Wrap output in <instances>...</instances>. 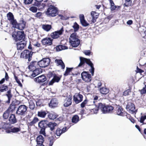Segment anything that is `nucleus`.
<instances>
[{
	"instance_id": "11",
	"label": "nucleus",
	"mask_w": 146,
	"mask_h": 146,
	"mask_svg": "<svg viewBox=\"0 0 146 146\" xmlns=\"http://www.w3.org/2000/svg\"><path fill=\"white\" fill-rule=\"evenodd\" d=\"M63 28L58 31H55L51 33L50 36L53 39H57L60 37V36L62 35L64 31Z\"/></svg>"
},
{
	"instance_id": "50",
	"label": "nucleus",
	"mask_w": 146,
	"mask_h": 146,
	"mask_svg": "<svg viewBox=\"0 0 146 146\" xmlns=\"http://www.w3.org/2000/svg\"><path fill=\"white\" fill-rule=\"evenodd\" d=\"M62 134L61 132V129L60 128H58L56 129L55 134L58 137H59Z\"/></svg>"
},
{
	"instance_id": "28",
	"label": "nucleus",
	"mask_w": 146,
	"mask_h": 146,
	"mask_svg": "<svg viewBox=\"0 0 146 146\" xmlns=\"http://www.w3.org/2000/svg\"><path fill=\"white\" fill-rule=\"evenodd\" d=\"M48 113V118L51 120H54L56 119L58 116L56 113L53 112H49Z\"/></svg>"
},
{
	"instance_id": "41",
	"label": "nucleus",
	"mask_w": 146,
	"mask_h": 146,
	"mask_svg": "<svg viewBox=\"0 0 146 146\" xmlns=\"http://www.w3.org/2000/svg\"><path fill=\"white\" fill-rule=\"evenodd\" d=\"M48 140L49 141V146H52L55 141V139L53 136L48 137Z\"/></svg>"
},
{
	"instance_id": "61",
	"label": "nucleus",
	"mask_w": 146,
	"mask_h": 146,
	"mask_svg": "<svg viewBox=\"0 0 146 146\" xmlns=\"http://www.w3.org/2000/svg\"><path fill=\"white\" fill-rule=\"evenodd\" d=\"M58 16L60 17V19L62 20H67L68 19V17L67 18H66L63 16L61 14H59L58 15Z\"/></svg>"
},
{
	"instance_id": "45",
	"label": "nucleus",
	"mask_w": 146,
	"mask_h": 146,
	"mask_svg": "<svg viewBox=\"0 0 146 146\" xmlns=\"http://www.w3.org/2000/svg\"><path fill=\"white\" fill-rule=\"evenodd\" d=\"M10 22V23L13 25V27L16 28L18 23L16 20L14 19Z\"/></svg>"
},
{
	"instance_id": "53",
	"label": "nucleus",
	"mask_w": 146,
	"mask_h": 146,
	"mask_svg": "<svg viewBox=\"0 0 146 146\" xmlns=\"http://www.w3.org/2000/svg\"><path fill=\"white\" fill-rule=\"evenodd\" d=\"M80 21L82 25L83 26L86 27L89 25V24L86 21L85 19Z\"/></svg>"
},
{
	"instance_id": "2",
	"label": "nucleus",
	"mask_w": 146,
	"mask_h": 146,
	"mask_svg": "<svg viewBox=\"0 0 146 146\" xmlns=\"http://www.w3.org/2000/svg\"><path fill=\"white\" fill-rule=\"evenodd\" d=\"M69 40L70 45L73 47L78 46L80 42L78 36L76 33H73L70 35Z\"/></svg>"
},
{
	"instance_id": "39",
	"label": "nucleus",
	"mask_w": 146,
	"mask_h": 146,
	"mask_svg": "<svg viewBox=\"0 0 146 146\" xmlns=\"http://www.w3.org/2000/svg\"><path fill=\"white\" fill-rule=\"evenodd\" d=\"M73 68L66 67V70L64 74V76H66L69 74L72 71Z\"/></svg>"
},
{
	"instance_id": "7",
	"label": "nucleus",
	"mask_w": 146,
	"mask_h": 146,
	"mask_svg": "<svg viewBox=\"0 0 146 146\" xmlns=\"http://www.w3.org/2000/svg\"><path fill=\"white\" fill-rule=\"evenodd\" d=\"M28 107L25 105H21L18 108L16 114L19 115L24 116L27 113Z\"/></svg>"
},
{
	"instance_id": "59",
	"label": "nucleus",
	"mask_w": 146,
	"mask_h": 146,
	"mask_svg": "<svg viewBox=\"0 0 146 146\" xmlns=\"http://www.w3.org/2000/svg\"><path fill=\"white\" fill-rule=\"evenodd\" d=\"M98 105L96 106V108H94L93 109H92V110H93L94 112V113H97L98 111L99 110H100V109H99L98 108Z\"/></svg>"
},
{
	"instance_id": "33",
	"label": "nucleus",
	"mask_w": 146,
	"mask_h": 146,
	"mask_svg": "<svg viewBox=\"0 0 146 146\" xmlns=\"http://www.w3.org/2000/svg\"><path fill=\"white\" fill-rule=\"evenodd\" d=\"M57 125V123L55 122H50L48 123L47 126L50 128L51 131H52L55 129V127Z\"/></svg>"
},
{
	"instance_id": "49",
	"label": "nucleus",
	"mask_w": 146,
	"mask_h": 146,
	"mask_svg": "<svg viewBox=\"0 0 146 146\" xmlns=\"http://www.w3.org/2000/svg\"><path fill=\"white\" fill-rule=\"evenodd\" d=\"M8 19L10 21L14 19V16L13 14L11 12H9L7 14Z\"/></svg>"
},
{
	"instance_id": "14",
	"label": "nucleus",
	"mask_w": 146,
	"mask_h": 146,
	"mask_svg": "<svg viewBox=\"0 0 146 146\" xmlns=\"http://www.w3.org/2000/svg\"><path fill=\"white\" fill-rule=\"evenodd\" d=\"M17 50H22L25 48L26 45V42L25 41H21L17 42H15Z\"/></svg>"
},
{
	"instance_id": "15",
	"label": "nucleus",
	"mask_w": 146,
	"mask_h": 146,
	"mask_svg": "<svg viewBox=\"0 0 146 146\" xmlns=\"http://www.w3.org/2000/svg\"><path fill=\"white\" fill-rule=\"evenodd\" d=\"M83 96L79 93H76L73 96V101L76 104H78L82 101Z\"/></svg>"
},
{
	"instance_id": "12",
	"label": "nucleus",
	"mask_w": 146,
	"mask_h": 146,
	"mask_svg": "<svg viewBox=\"0 0 146 146\" xmlns=\"http://www.w3.org/2000/svg\"><path fill=\"white\" fill-rule=\"evenodd\" d=\"M117 110H116V113L118 115L124 116L127 114V113L125 111L123 108L122 106L119 105L117 106Z\"/></svg>"
},
{
	"instance_id": "32",
	"label": "nucleus",
	"mask_w": 146,
	"mask_h": 146,
	"mask_svg": "<svg viewBox=\"0 0 146 146\" xmlns=\"http://www.w3.org/2000/svg\"><path fill=\"white\" fill-rule=\"evenodd\" d=\"M80 120V118L78 115L76 114L73 115L72 119V122L74 124H76Z\"/></svg>"
},
{
	"instance_id": "3",
	"label": "nucleus",
	"mask_w": 146,
	"mask_h": 146,
	"mask_svg": "<svg viewBox=\"0 0 146 146\" xmlns=\"http://www.w3.org/2000/svg\"><path fill=\"white\" fill-rule=\"evenodd\" d=\"M98 108L100 109L102 113H111L114 109V107L110 105H106L102 103L98 104Z\"/></svg>"
},
{
	"instance_id": "6",
	"label": "nucleus",
	"mask_w": 146,
	"mask_h": 146,
	"mask_svg": "<svg viewBox=\"0 0 146 146\" xmlns=\"http://www.w3.org/2000/svg\"><path fill=\"white\" fill-rule=\"evenodd\" d=\"M126 109L130 113L133 114L136 113L137 111L136 110L135 105L131 100H128L126 105Z\"/></svg>"
},
{
	"instance_id": "52",
	"label": "nucleus",
	"mask_w": 146,
	"mask_h": 146,
	"mask_svg": "<svg viewBox=\"0 0 146 146\" xmlns=\"http://www.w3.org/2000/svg\"><path fill=\"white\" fill-rule=\"evenodd\" d=\"M88 100L87 99H86L84 100L80 104V106L82 108H84L86 104H87Z\"/></svg>"
},
{
	"instance_id": "20",
	"label": "nucleus",
	"mask_w": 146,
	"mask_h": 146,
	"mask_svg": "<svg viewBox=\"0 0 146 146\" xmlns=\"http://www.w3.org/2000/svg\"><path fill=\"white\" fill-rule=\"evenodd\" d=\"M58 10H47L46 14L49 16L54 17L58 15Z\"/></svg>"
},
{
	"instance_id": "51",
	"label": "nucleus",
	"mask_w": 146,
	"mask_h": 146,
	"mask_svg": "<svg viewBox=\"0 0 146 146\" xmlns=\"http://www.w3.org/2000/svg\"><path fill=\"white\" fill-rule=\"evenodd\" d=\"M29 108L31 110L34 109L35 108V104L32 101H30L29 102Z\"/></svg>"
},
{
	"instance_id": "55",
	"label": "nucleus",
	"mask_w": 146,
	"mask_h": 146,
	"mask_svg": "<svg viewBox=\"0 0 146 146\" xmlns=\"http://www.w3.org/2000/svg\"><path fill=\"white\" fill-rule=\"evenodd\" d=\"M15 80L16 81V82L19 84V85L20 87H22V86H23L21 82L18 79V77L17 76H15Z\"/></svg>"
},
{
	"instance_id": "4",
	"label": "nucleus",
	"mask_w": 146,
	"mask_h": 146,
	"mask_svg": "<svg viewBox=\"0 0 146 146\" xmlns=\"http://www.w3.org/2000/svg\"><path fill=\"white\" fill-rule=\"evenodd\" d=\"M12 36L15 40V42L25 41V35L23 31H18L17 32L13 33Z\"/></svg>"
},
{
	"instance_id": "31",
	"label": "nucleus",
	"mask_w": 146,
	"mask_h": 146,
	"mask_svg": "<svg viewBox=\"0 0 146 146\" xmlns=\"http://www.w3.org/2000/svg\"><path fill=\"white\" fill-rule=\"evenodd\" d=\"M39 120V119L38 117H34L33 120L27 123V125L29 127L31 126L36 123Z\"/></svg>"
},
{
	"instance_id": "48",
	"label": "nucleus",
	"mask_w": 146,
	"mask_h": 146,
	"mask_svg": "<svg viewBox=\"0 0 146 146\" xmlns=\"http://www.w3.org/2000/svg\"><path fill=\"white\" fill-rule=\"evenodd\" d=\"M125 116L127 118L129 119L132 123H135V120L134 118L131 116L130 115L127 113V114Z\"/></svg>"
},
{
	"instance_id": "44",
	"label": "nucleus",
	"mask_w": 146,
	"mask_h": 146,
	"mask_svg": "<svg viewBox=\"0 0 146 146\" xmlns=\"http://www.w3.org/2000/svg\"><path fill=\"white\" fill-rule=\"evenodd\" d=\"M28 48L31 51L33 52V53L36 52H38V50H36L35 48L32 46L31 44V42H29V44L28 47Z\"/></svg>"
},
{
	"instance_id": "56",
	"label": "nucleus",
	"mask_w": 146,
	"mask_h": 146,
	"mask_svg": "<svg viewBox=\"0 0 146 146\" xmlns=\"http://www.w3.org/2000/svg\"><path fill=\"white\" fill-rule=\"evenodd\" d=\"M130 89H128L125 90L123 92V95L125 96H128L129 95V93L131 92Z\"/></svg>"
},
{
	"instance_id": "23",
	"label": "nucleus",
	"mask_w": 146,
	"mask_h": 146,
	"mask_svg": "<svg viewBox=\"0 0 146 146\" xmlns=\"http://www.w3.org/2000/svg\"><path fill=\"white\" fill-rule=\"evenodd\" d=\"M72 96L66 98L64 102V106L65 107H67L71 105L72 103Z\"/></svg>"
},
{
	"instance_id": "22",
	"label": "nucleus",
	"mask_w": 146,
	"mask_h": 146,
	"mask_svg": "<svg viewBox=\"0 0 146 146\" xmlns=\"http://www.w3.org/2000/svg\"><path fill=\"white\" fill-rule=\"evenodd\" d=\"M32 71L33 73L31 75V77L34 78L42 73V70L41 68L38 67L35 69L33 70V71Z\"/></svg>"
},
{
	"instance_id": "46",
	"label": "nucleus",
	"mask_w": 146,
	"mask_h": 146,
	"mask_svg": "<svg viewBox=\"0 0 146 146\" xmlns=\"http://www.w3.org/2000/svg\"><path fill=\"white\" fill-rule=\"evenodd\" d=\"M139 91L141 95H143L146 94V84L145 85V86L141 90H139Z\"/></svg>"
},
{
	"instance_id": "16",
	"label": "nucleus",
	"mask_w": 146,
	"mask_h": 146,
	"mask_svg": "<svg viewBox=\"0 0 146 146\" xmlns=\"http://www.w3.org/2000/svg\"><path fill=\"white\" fill-rule=\"evenodd\" d=\"M46 76L43 75H42L35 78L34 80L37 83H40L44 82L46 81Z\"/></svg>"
},
{
	"instance_id": "63",
	"label": "nucleus",
	"mask_w": 146,
	"mask_h": 146,
	"mask_svg": "<svg viewBox=\"0 0 146 146\" xmlns=\"http://www.w3.org/2000/svg\"><path fill=\"white\" fill-rule=\"evenodd\" d=\"M33 45L37 47H39L41 46L40 44L38 42H36V43L34 44Z\"/></svg>"
},
{
	"instance_id": "57",
	"label": "nucleus",
	"mask_w": 146,
	"mask_h": 146,
	"mask_svg": "<svg viewBox=\"0 0 146 146\" xmlns=\"http://www.w3.org/2000/svg\"><path fill=\"white\" fill-rule=\"evenodd\" d=\"M83 53L86 55L90 56L91 53V52L89 50H86L83 52Z\"/></svg>"
},
{
	"instance_id": "13",
	"label": "nucleus",
	"mask_w": 146,
	"mask_h": 146,
	"mask_svg": "<svg viewBox=\"0 0 146 146\" xmlns=\"http://www.w3.org/2000/svg\"><path fill=\"white\" fill-rule=\"evenodd\" d=\"M53 39L50 37H46L43 38L41 41L42 44L46 46L51 45Z\"/></svg>"
},
{
	"instance_id": "64",
	"label": "nucleus",
	"mask_w": 146,
	"mask_h": 146,
	"mask_svg": "<svg viewBox=\"0 0 146 146\" xmlns=\"http://www.w3.org/2000/svg\"><path fill=\"white\" fill-rule=\"evenodd\" d=\"M33 0H24L25 4H29L31 3Z\"/></svg>"
},
{
	"instance_id": "29",
	"label": "nucleus",
	"mask_w": 146,
	"mask_h": 146,
	"mask_svg": "<svg viewBox=\"0 0 146 146\" xmlns=\"http://www.w3.org/2000/svg\"><path fill=\"white\" fill-rule=\"evenodd\" d=\"M11 90L10 89L7 91L6 94L5 95V96L7 97L8 98V100L6 102V103L8 104L10 103L11 99L13 96V95L11 93Z\"/></svg>"
},
{
	"instance_id": "58",
	"label": "nucleus",
	"mask_w": 146,
	"mask_h": 146,
	"mask_svg": "<svg viewBox=\"0 0 146 146\" xmlns=\"http://www.w3.org/2000/svg\"><path fill=\"white\" fill-rule=\"evenodd\" d=\"M136 72L137 73H141L144 72V71L141 69H140L138 68V66H137Z\"/></svg>"
},
{
	"instance_id": "60",
	"label": "nucleus",
	"mask_w": 146,
	"mask_h": 146,
	"mask_svg": "<svg viewBox=\"0 0 146 146\" xmlns=\"http://www.w3.org/2000/svg\"><path fill=\"white\" fill-rule=\"evenodd\" d=\"M41 2V1H38L37 0H35V1L33 4V5L37 7H38L40 5V2Z\"/></svg>"
},
{
	"instance_id": "30",
	"label": "nucleus",
	"mask_w": 146,
	"mask_h": 146,
	"mask_svg": "<svg viewBox=\"0 0 146 146\" xmlns=\"http://www.w3.org/2000/svg\"><path fill=\"white\" fill-rule=\"evenodd\" d=\"M100 91L101 94L105 95L108 93L110 90L108 88L106 87H102L100 88Z\"/></svg>"
},
{
	"instance_id": "9",
	"label": "nucleus",
	"mask_w": 146,
	"mask_h": 146,
	"mask_svg": "<svg viewBox=\"0 0 146 146\" xmlns=\"http://www.w3.org/2000/svg\"><path fill=\"white\" fill-rule=\"evenodd\" d=\"M50 59L49 58H44L38 62V66L40 67L45 68L50 64Z\"/></svg>"
},
{
	"instance_id": "17",
	"label": "nucleus",
	"mask_w": 146,
	"mask_h": 146,
	"mask_svg": "<svg viewBox=\"0 0 146 146\" xmlns=\"http://www.w3.org/2000/svg\"><path fill=\"white\" fill-rule=\"evenodd\" d=\"M58 102L56 98H52L49 103V106L52 108H54L58 106Z\"/></svg>"
},
{
	"instance_id": "27",
	"label": "nucleus",
	"mask_w": 146,
	"mask_h": 146,
	"mask_svg": "<svg viewBox=\"0 0 146 146\" xmlns=\"http://www.w3.org/2000/svg\"><path fill=\"white\" fill-rule=\"evenodd\" d=\"M9 120L10 123L11 124L15 123L17 122L15 115L14 114H11V115Z\"/></svg>"
},
{
	"instance_id": "62",
	"label": "nucleus",
	"mask_w": 146,
	"mask_h": 146,
	"mask_svg": "<svg viewBox=\"0 0 146 146\" xmlns=\"http://www.w3.org/2000/svg\"><path fill=\"white\" fill-rule=\"evenodd\" d=\"M135 127L137 129H138V130L141 134L142 133H143V131L141 130V129L140 128L139 126L138 125H135Z\"/></svg>"
},
{
	"instance_id": "54",
	"label": "nucleus",
	"mask_w": 146,
	"mask_h": 146,
	"mask_svg": "<svg viewBox=\"0 0 146 146\" xmlns=\"http://www.w3.org/2000/svg\"><path fill=\"white\" fill-rule=\"evenodd\" d=\"M42 100L40 99H37L36 101V104L37 106H40L42 104Z\"/></svg>"
},
{
	"instance_id": "10",
	"label": "nucleus",
	"mask_w": 146,
	"mask_h": 146,
	"mask_svg": "<svg viewBox=\"0 0 146 146\" xmlns=\"http://www.w3.org/2000/svg\"><path fill=\"white\" fill-rule=\"evenodd\" d=\"M82 79L86 82H90L92 80L91 76L88 72L84 71L81 74Z\"/></svg>"
},
{
	"instance_id": "38",
	"label": "nucleus",
	"mask_w": 146,
	"mask_h": 146,
	"mask_svg": "<svg viewBox=\"0 0 146 146\" xmlns=\"http://www.w3.org/2000/svg\"><path fill=\"white\" fill-rule=\"evenodd\" d=\"M72 27L74 29V33H76V32H77L79 29V25L76 22L74 23Z\"/></svg>"
},
{
	"instance_id": "25",
	"label": "nucleus",
	"mask_w": 146,
	"mask_h": 146,
	"mask_svg": "<svg viewBox=\"0 0 146 146\" xmlns=\"http://www.w3.org/2000/svg\"><path fill=\"white\" fill-rule=\"evenodd\" d=\"M91 14L92 17V22L94 23L96 21V19L98 18L99 13L92 11L91 13Z\"/></svg>"
},
{
	"instance_id": "24",
	"label": "nucleus",
	"mask_w": 146,
	"mask_h": 146,
	"mask_svg": "<svg viewBox=\"0 0 146 146\" xmlns=\"http://www.w3.org/2000/svg\"><path fill=\"white\" fill-rule=\"evenodd\" d=\"M54 62L56 63L57 66H60L62 69H64L65 68V64L62 60L56 59L55 60Z\"/></svg>"
},
{
	"instance_id": "37",
	"label": "nucleus",
	"mask_w": 146,
	"mask_h": 146,
	"mask_svg": "<svg viewBox=\"0 0 146 146\" xmlns=\"http://www.w3.org/2000/svg\"><path fill=\"white\" fill-rule=\"evenodd\" d=\"M56 48L57 51H59L62 50L67 49H68V47L65 46L59 45L57 46L56 47Z\"/></svg>"
},
{
	"instance_id": "26",
	"label": "nucleus",
	"mask_w": 146,
	"mask_h": 146,
	"mask_svg": "<svg viewBox=\"0 0 146 146\" xmlns=\"http://www.w3.org/2000/svg\"><path fill=\"white\" fill-rule=\"evenodd\" d=\"M48 112L46 110H41L38 111L37 113V116L39 117L44 118H45Z\"/></svg>"
},
{
	"instance_id": "43",
	"label": "nucleus",
	"mask_w": 146,
	"mask_h": 146,
	"mask_svg": "<svg viewBox=\"0 0 146 146\" xmlns=\"http://www.w3.org/2000/svg\"><path fill=\"white\" fill-rule=\"evenodd\" d=\"M10 111L7 110L3 113V117L4 119H6L8 118L9 117V114Z\"/></svg>"
},
{
	"instance_id": "1",
	"label": "nucleus",
	"mask_w": 146,
	"mask_h": 146,
	"mask_svg": "<svg viewBox=\"0 0 146 146\" xmlns=\"http://www.w3.org/2000/svg\"><path fill=\"white\" fill-rule=\"evenodd\" d=\"M80 62L78 64V67L84 66L85 63L90 66L91 68L89 70V71L91 73L92 75L93 76L94 68V64L89 59H88L84 58L82 57H80Z\"/></svg>"
},
{
	"instance_id": "35",
	"label": "nucleus",
	"mask_w": 146,
	"mask_h": 146,
	"mask_svg": "<svg viewBox=\"0 0 146 146\" xmlns=\"http://www.w3.org/2000/svg\"><path fill=\"white\" fill-rule=\"evenodd\" d=\"M42 28L44 30L48 32L52 29V26L48 24H43L42 25Z\"/></svg>"
},
{
	"instance_id": "34",
	"label": "nucleus",
	"mask_w": 146,
	"mask_h": 146,
	"mask_svg": "<svg viewBox=\"0 0 146 146\" xmlns=\"http://www.w3.org/2000/svg\"><path fill=\"white\" fill-rule=\"evenodd\" d=\"M44 141V138L41 135H39L36 138V141L38 145L42 144Z\"/></svg>"
},
{
	"instance_id": "40",
	"label": "nucleus",
	"mask_w": 146,
	"mask_h": 146,
	"mask_svg": "<svg viewBox=\"0 0 146 146\" xmlns=\"http://www.w3.org/2000/svg\"><path fill=\"white\" fill-rule=\"evenodd\" d=\"M8 90L7 86H6L5 84L2 85L0 86V91L1 92H3L6 91Z\"/></svg>"
},
{
	"instance_id": "8",
	"label": "nucleus",
	"mask_w": 146,
	"mask_h": 146,
	"mask_svg": "<svg viewBox=\"0 0 146 146\" xmlns=\"http://www.w3.org/2000/svg\"><path fill=\"white\" fill-rule=\"evenodd\" d=\"M48 123L47 120H42L38 123V127L41 129L40 133L43 135L45 133V130L47 127Z\"/></svg>"
},
{
	"instance_id": "5",
	"label": "nucleus",
	"mask_w": 146,
	"mask_h": 146,
	"mask_svg": "<svg viewBox=\"0 0 146 146\" xmlns=\"http://www.w3.org/2000/svg\"><path fill=\"white\" fill-rule=\"evenodd\" d=\"M33 52L30 51L29 50H24L21 54L20 57L25 59H28L29 62L32 60V56Z\"/></svg>"
},
{
	"instance_id": "18",
	"label": "nucleus",
	"mask_w": 146,
	"mask_h": 146,
	"mask_svg": "<svg viewBox=\"0 0 146 146\" xmlns=\"http://www.w3.org/2000/svg\"><path fill=\"white\" fill-rule=\"evenodd\" d=\"M21 129L20 126L18 127H9L6 129V131L7 133H9L11 132L16 133L21 131Z\"/></svg>"
},
{
	"instance_id": "42",
	"label": "nucleus",
	"mask_w": 146,
	"mask_h": 146,
	"mask_svg": "<svg viewBox=\"0 0 146 146\" xmlns=\"http://www.w3.org/2000/svg\"><path fill=\"white\" fill-rule=\"evenodd\" d=\"M61 77L62 76H58L56 74H54L53 78V80H54L55 82H58L60 80Z\"/></svg>"
},
{
	"instance_id": "21",
	"label": "nucleus",
	"mask_w": 146,
	"mask_h": 146,
	"mask_svg": "<svg viewBox=\"0 0 146 146\" xmlns=\"http://www.w3.org/2000/svg\"><path fill=\"white\" fill-rule=\"evenodd\" d=\"M38 62L36 61L31 62L28 66L29 69L31 71L38 67Z\"/></svg>"
},
{
	"instance_id": "47",
	"label": "nucleus",
	"mask_w": 146,
	"mask_h": 146,
	"mask_svg": "<svg viewBox=\"0 0 146 146\" xmlns=\"http://www.w3.org/2000/svg\"><path fill=\"white\" fill-rule=\"evenodd\" d=\"M146 119V115H144L141 116L139 120H138V121L140 123H142V125L144 124V121Z\"/></svg>"
},
{
	"instance_id": "19",
	"label": "nucleus",
	"mask_w": 146,
	"mask_h": 146,
	"mask_svg": "<svg viewBox=\"0 0 146 146\" xmlns=\"http://www.w3.org/2000/svg\"><path fill=\"white\" fill-rule=\"evenodd\" d=\"M26 22L22 19L19 21V23H18L16 29L19 30H22L24 29L25 27Z\"/></svg>"
},
{
	"instance_id": "36",
	"label": "nucleus",
	"mask_w": 146,
	"mask_h": 146,
	"mask_svg": "<svg viewBox=\"0 0 146 146\" xmlns=\"http://www.w3.org/2000/svg\"><path fill=\"white\" fill-rule=\"evenodd\" d=\"M16 108V105L14 102H12L10 106L7 109L10 112L13 111Z\"/></svg>"
}]
</instances>
